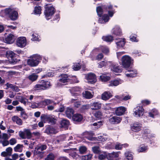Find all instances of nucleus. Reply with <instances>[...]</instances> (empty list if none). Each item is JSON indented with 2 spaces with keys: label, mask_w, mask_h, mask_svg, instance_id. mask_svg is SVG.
<instances>
[{
  "label": "nucleus",
  "mask_w": 160,
  "mask_h": 160,
  "mask_svg": "<svg viewBox=\"0 0 160 160\" xmlns=\"http://www.w3.org/2000/svg\"><path fill=\"white\" fill-rule=\"evenodd\" d=\"M47 146L46 144H40L35 148L33 151L34 155H38L39 157L42 158L43 157L44 152L43 151L47 149Z\"/></svg>",
  "instance_id": "nucleus-1"
},
{
  "label": "nucleus",
  "mask_w": 160,
  "mask_h": 160,
  "mask_svg": "<svg viewBox=\"0 0 160 160\" xmlns=\"http://www.w3.org/2000/svg\"><path fill=\"white\" fill-rule=\"evenodd\" d=\"M42 59L41 57L38 54L33 55L27 61L28 64L32 67L36 66L38 64L39 61Z\"/></svg>",
  "instance_id": "nucleus-2"
},
{
  "label": "nucleus",
  "mask_w": 160,
  "mask_h": 160,
  "mask_svg": "<svg viewBox=\"0 0 160 160\" xmlns=\"http://www.w3.org/2000/svg\"><path fill=\"white\" fill-rule=\"evenodd\" d=\"M121 61L123 67L127 68L129 67L133 63V60L129 56L125 55L122 57Z\"/></svg>",
  "instance_id": "nucleus-3"
},
{
  "label": "nucleus",
  "mask_w": 160,
  "mask_h": 160,
  "mask_svg": "<svg viewBox=\"0 0 160 160\" xmlns=\"http://www.w3.org/2000/svg\"><path fill=\"white\" fill-rule=\"evenodd\" d=\"M5 12L12 20H16L18 18V12L13 9L7 8L5 10Z\"/></svg>",
  "instance_id": "nucleus-4"
},
{
  "label": "nucleus",
  "mask_w": 160,
  "mask_h": 160,
  "mask_svg": "<svg viewBox=\"0 0 160 160\" xmlns=\"http://www.w3.org/2000/svg\"><path fill=\"white\" fill-rule=\"evenodd\" d=\"M54 8L52 6H50L46 8L44 14L47 19H49L51 16L54 13Z\"/></svg>",
  "instance_id": "nucleus-5"
},
{
  "label": "nucleus",
  "mask_w": 160,
  "mask_h": 160,
  "mask_svg": "<svg viewBox=\"0 0 160 160\" xmlns=\"http://www.w3.org/2000/svg\"><path fill=\"white\" fill-rule=\"evenodd\" d=\"M19 135L22 139H30L32 137L30 130L28 129H25L24 132L20 131L19 132Z\"/></svg>",
  "instance_id": "nucleus-6"
},
{
  "label": "nucleus",
  "mask_w": 160,
  "mask_h": 160,
  "mask_svg": "<svg viewBox=\"0 0 160 160\" xmlns=\"http://www.w3.org/2000/svg\"><path fill=\"white\" fill-rule=\"evenodd\" d=\"M85 78L87 80L88 83H93L96 81V77L95 75L92 73H90L85 75Z\"/></svg>",
  "instance_id": "nucleus-7"
},
{
  "label": "nucleus",
  "mask_w": 160,
  "mask_h": 160,
  "mask_svg": "<svg viewBox=\"0 0 160 160\" xmlns=\"http://www.w3.org/2000/svg\"><path fill=\"white\" fill-rule=\"evenodd\" d=\"M144 109L143 108L140 106H137L134 109V114L136 117H140L142 116L144 114Z\"/></svg>",
  "instance_id": "nucleus-8"
},
{
  "label": "nucleus",
  "mask_w": 160,
  "mask_h": 160,
  "mask_svg": "<svg viewBox=\"0 0 160 160\" xmlns=\"http://www.w3.org/2000/svg\"><path fill=\"white\" fill-rule=\"evenodd\" d=\"M27 44V41L25 37H20L17 41V45L20 47H25Z\"/></svg>",
  "instance_id": "nucleus-9"
},
{
  "label": "nucleus",
  "mask_w": 160,
  "mask_h": 160,
  "mask_svg": "<svg viewBox=\"0 0 160 160\" xmlns=\"http://www.w3.org/2000/svg\"><path fill=\"white\" fill-rule=\"evenodd\" d=\"M7 53L9 62L11 63H16V60L14 59L15 56V53L11 51L7 52Z\"/></svg>",
  "instance_id": "nucleus-10"
},
{
  "label": "nucleus",
  "mask_w": 160,
  "mask_h": 160,
  "mask_svg": "<svg viewBox=\"0 0 160 160\" xmlns=\"http://www.w3.org/2000/svg\"><path fill=\"white\" fill-rule=\"evenodd\" d=\"M142 124L138 122H135L131 126L132 130L134 132H137L142 129Z\"/></svg>",
  "instance_id": "nucleus-11"
},
{
  "label": "nucleus",
  "mask_w": 160,
  "mask_h": 160,
  "mask_svg": "<svg viewBox=\"0 0 160 160\" xmlns=\"http://www.w3.org/2000/svg\"><path fill=\"white\" fill-rule=\"evenodd\" d=\"M16 38V37L14 35L12 34H9L5 38L4 41L6 43L11 44L14 42Z\"/></svg>",
  "instance_id": "nucleus-12"
},
{
  "label": "nucleus",
  "mask_w": 160,
  "mask_h": 160,
  "mask_svg": "<svg viewBox=\"0 0 160 160\" xmlns=\"http://www.w3.org/2000/svg\"><path fill=\"white\" fill-rule=\"evenodd\" d=\"M111 70L115 72H122V69L118 65V64L113 63L111 62V64L109 65Z\"/></svg>",
  "instance_id": "nucleus-13"
},
{
  "label": "nucleus",
  "mask_w": 160,
  "mask_h": 160,
  "mask_svg": "<svg viewBox=\"0 0 160 160\" xmlns=\"http://www.w3.org/2000/svg\"><path fill=\"white\" fill-rule=\"evenodd\" d=\"M126 111V108L122 106H120L116 108L115 113L118 116L122 115Z\"/></svg>",
  "instance_id": "nucleus-14"
},
{
  "label": "nucleus",
  "mask_w": 160,
  "mask_h": 160,
  "mask_svg": "<svg viewBox=\"0 0 160 160\" xmlns=\"http://www.w3.org/2000/svg\"><path fill=\"white\" fill-rule=\"evenodd\" d=\"M112 97V93L109 91H105L102 93L101 99L105 101L107 100Z\"/></svg>",
  "instance_id": "nucleus-15"
},
{
  "label": "nucleus",
  "mask_w": 160,
  "mask_h": 160,
  "mask_svg": "<svg viewBox=\"0 0 160 160\" xmlns=\"http://www.w3.org/2000/svg\"><path fill=\"white\" fill-rule=\"evenodd\" d=\"M69 81V79L67 74H62L59 77V81L61 83H65Z\"/></svg>",
  "instance_id": "nucleus-16"
},
{
  "label": "nucleus",
  "mask_w": 160,
  "mask_h": 160,
  "mask_svg": "<svg viewBox=\"0 0 160 160\" xmlns=\"http://www.w3.org/2000/svg\"><path fill=\"white\" fill-rule=\"evenodd\" d=\"M81 89L78 87H74L70 89V91L72 96H78L79 95V92L81 91Z\"/></svg>",
  "instance_id": "nucleus-17"
},
{
  "label": "nucleus",
  "mask_w": 160,
  "mask_h": 160,
  "mask_svg": "<svg viewBox=\"0 0 160 160\" xmlns=\"http://www.w3.org/2000/svg\"><path fill=\"white\" fill-rule=\"evenodd\" d=\"M74 112L73 109L69 107L67 108L65 110L66 115L69 118H70L72 117Z\"/></svg>",
  "instance_id": "nucleus-18"
},
{
  "label": "nucleus",
  "mask_w": 160,
  "mask_h": 160,
  "mask_svg": "<svg viewBox=\"0 0 160 160\" xmlns=\"http://www.w3.org/2000/svg\"><path fill=\"white\" fill-rule=\"evenodd\" d=\"M120 153L121 152L120 151L109 153L108 154V159L109 160H113V158H118Z\"/></svg>",
  "instance_id": "nucleus-19"
},
{
  "label": "nucleus",
  "mask_w": 160,
  "mask_h": 160,
  "mask_svg": "<svg viewBox=\"0 0 160 160\" xmlns=\"http://www.w3.org/2000/svg\"><path fill=\"white\" fill-rule=\"evenodd\" d=\"M91 109L93 110L99 109L100 108L101 104L98 102H94L90 104Z\"/></svg>",
  "instance_id": "nucleus-20"
},
{
  "label": "nucleus",
  "mask_w": 160,
  "mask_h": 160,
  "mask_svg": "<svg viewBox=\"0 0 160 160\" xmlns=\"http://www.w3.org/2000/svg\"><path fill=\"white\" fill-rule=\"evenodd\" d=\"M122 82L120 79L112 80L109 82L108 86L109 87L116 86L121 83Z\"/></svg>",
  "instance_id": "nucleus-21"
},
{
  "label": "nucleus",
  "mask_w": 160,
  "mask_h": 160,
  "mask_svg": "<svg viewBox=\"0 0 160 160\" xmlns=\"http://www.w3.org/2000/svg\"><path fill=\"white\" fill-rule=\"evenodd\" d=\"M121 118L119 117H113L109 119L110 122L112 124H117L120 122L121 121Z\"/></svg>",
  "instance_id": "nucleus-22"
},
{
  "label": "nucleus",
  "mask_w": 160,
  "mask_h": 160,
  "mask_svg": "<svg viewBox=\"0 0 160 160\" xmlns=\"http://www.w3.org/2000/svg\"><path fill=\"white\" fill-rule=\"evenodd\" d=\"M109 19V18L108 15L105 14L99 18L98 22L99 23H103L108 22Z\"/></svg>",
  "instance_id": "nucleus-23"
},
{
  "label": "nucleus",
  "mask_w": 160,
  "mask_h": 160,
  "mask_svg": "<svg viewBox=\"0 0 160 160\" xmlns=\"http://www.w3.org/2000/svg\"><path fill=\"white\" fill-rule=\"evenodd\" d=\"M12 120L19 125L22 124V122L21 118L17 116H14L12 118Z\"/></svg>",
  "instance_id": "nucleus-24"
},
{
  "label": "nucleus",
  "mask_w": 160,
  "mask_h": 160,
  "mask_svg": "<svg viewBox=\"0 0 160 160\" xmlns=\"http://www.w3.org/2000/svg\"><path fill=\"white\" fill-rule=\"evenodd\" d=\"M115 40L116 43L118 47H123L125 44L124 39L122 38L116 39Z\"/></svg>",
  "instance_id": "nucleus-25"
},
{
  "label": "nucleus",
  "mask_w": 160,
  "mask_h": 160,
  "mask_svg": "<svg viewBox=\"0 0 160 160\" xmlns=\"http://www.w3.org/2000/svg\"><path fill=\"white\" fill-rule=\"evenodd\" d=\"M82 94L83 97L88 99H91L93 97V95L92 92L88 91H85Z\"/></svg>",
  "instance_id": "nucleus-26"
},
{
  "label": "nucleus",
  "mask_w": 160,
  "mask_h": 160,
  "mask_svg": "<svg viewBox=\"0 0 160 160\" xmlns=\"http://www.w3.org/2000/svg\"><path fill=\"white\" fill-rule=\"evenodd\" d=\"M40 83L42 85L44 89H45L51 86L50 82L48 81L42 80Z\"/></svg>",
  "instance_id": "nucleus-27"
},
{
  "label": "nucleus",
  "mask_w": 160,
  "mask_h": 160,
  "mask_svg": "<svg viewBox=\"0 0 160 160\" xmlns=\"http://www.w3.org/2000/svg\"><path fill=\"white\" fill-rule=\"evenodd\" d=\"M82 119V116L79 114H76L72 117V119L77 122H80Z\"/></svg>",
  "instance_id": "nucleus-28"
},
{
  "label": "nucleus",
  "mask_w": 160,
  "mask_h": 160,
  "mask_svg": "<svg viewBox=\"0 0 160 160\" xmlns=\"http://www.w3.org/2000/svg\"><path fill=\"white\" fill-rule=\"evenodd\" d=\"M62 127L67 128L69 125V121L66 119L62 120L60 123Z\"/></svg>",
  "instance_id": "nucleus-29"
},
{
  "label": "nucleus",
  "mask_w": 160,
  "mask_h": 160,
  "mask_svg": "<svg viewBox=\"0 0 160 160\" xmlns=\"http://www.w3.org/2000/svg\"><path fill=\"white\" fill-rule=\"evenodd\" d=\"M84 135L86 136L85 137L89 140H92L94 139V138L92 137L93 135L92 133L86 132H84Z\"/></svg>",
  "instance_id": "nucleus-30"
},
{
  "label": "nucleus",
  "mask_w": 160,
  "mask_h": 160,
  "mask_svg": "<svg viewBox=\"0 0 160 160\" xmlns=\"http://www.w3.org/2000/svg\"><path fill=\"white\" fill-rule=\"evenodd\" d=\"M100 79L102 82H107L110 79L109 76H107L106 74H103L100 76Z\"/></svg>",
  "instance_id": "nucleus-31"
},
{
  "label": "nucleus",
  "mask_w": 160,
  "mask_h": 160,
  "mask_svg": "<svg viewBox=\"0 0 160 160\" xmlns=\"http://www.w3.org/2000/svg\"><path fill=\"white\" fill-rule=\"evenodd\" d=\"M38 77V76L35 73H33L28 76V78L29 79L33 82L36 80Z\"/></svg>",
  "instance_id": "nucleus-32"
},
{
  "label": "nucleus",
  "mask_w": 160,
  "mask_h": 160,
  "mask_svg": "<svg viewBox=\"0 0 160 160\" xmlns=\"http://www.w3.org/2000/svg\"><path fill=\"white\" fill-rule=\"evenodd\" d=\"M98 156V159L102 160L105 159L107 156L106 153L105 152H101Z\"/></svg>",
  "instance_id": "nucleus-33"
},
{
  "label": "nucleus",
  "mask_w": 160,
  "mask_h": 160,
  "mask_svg": "<svg viewBox=\"0 0 160 160\" xmlns=\"http://www.w3.org/2000/svg\"><path fill=\"white\" fill-rule=\"evenodd\" d=\"M46 132L48 133L55 134L57 132L52 127H48L46 130Z\"/></svg>",
  "instance_id": "nucleus-34"
},
{
  "label": "nucleus",
  "mask_w": 160,
  "mask_h": 160,
  "mask_svg": "<svg viewBox=\"0 0 160 160\" xmlns=\"http://www.w3.org/2000/svg\"><path fill=\"white\" fill-rule=\"evenodd\" d=\"M128 145L127 144H121L119 143H117L115 146V148L117 150H120L122 149V147H127Z\"/></svg>",
  "instance_id": "nucleus-35"
},
{
  "label": "nucleus",
  "mask_w": 160,
  "mask_h": 160,
  "mask_svg": "<svg viewBox=\"0 0 160 160\" xmlns=\"http://www.w3.org/2000/svg\"><path fill=\"white\" fill-rule=\"evenodd\" d=\"M110 64H111V62H105L104 61H102L98 63V68H101L103 67L106 65H109Z\"/></svg>",
  "instance_id": "nucleus-36"
},
{
  "label": "nucleus",
  "mask_w": 160,
  "mask_h": 160,
  "mask_svg": "<svg viewBox=\"0 0 160 160\" xmlns=\"http://www.w3.org/2000/svg\"><path fill=\"white\" fill-rule=\"evenodd\" d=\"M125 156L126 158L128 160H132L133 159L132 155L131 153L128 151L125 153Z\"/></svg>",
  "instance_id": "nucleus-37"
},
{
  "label": "nucleus",
  "mask_w": 160,
  "mask_h": 160,
  "mask_svg": "<svg viewBox=\"0 0 160 160\" xmlns=\"http://www.w3.org/2000/svg\"><path fill=\"white\" fill-rule=\"evenodd\" d=\"M94 115L96 118L98 119H101L102 117V114L101 112L98 111L94 113Z\"/></svg>",
  "instance_id": "nucleus-38"
},
{
  "label": "nucleus",
  "mask_w": 160,
  "mask_h": 160,
  "mask_svg": "<svg viewBox=\"0 0 160 160\" xmlns=\"http://www.w3.org/2000/svg\"><path fill=\"white\" fill-rule=\"evenodd\" d=\"M128 71L130 72V73H126V74L127 77H133L136 76V72H134L132 70L128 69Z\"/></svg>",
  "instance_id": "nucleus-39"
},
{
  "label": "nucleus",
  "mask_w": 160,
  "mask_h": 160,
  "mask_svg": "<svg viewBox=\"0 0 160 160\" xmlns=\"http://www.w3.org/2000/svg\"><path fill=\"white\" fill-rule=\"evenodd\" d=\"M22 145L18 144L14 148V149L15 152H21L22 150Z\"/></svg>",
  "instance_id": "nucleus-40"
},
{
  "label": "nucleus",
  "mask_w": 160,
  "mask_h": 160,
  "mask_svg": "<svg viewBox=\"0 0 160 160\" xmlns=\"http://www.w3.org/2000/svg\"><path fill=\"white\" fill-rule=\"evenodd\" d=\"M158 112L157 110L153 109L151 112H149V115L150 117L153 118L154 116L158 114Z\"/></svg>",
  "instance_id": "nucleus-41"
},
{
  "label": "nucleus",
  "mask_w": 160,
  "mask_h": 160,
  "mask_svg": "<svg viewBox=\"0 0 160 160\" xmlns=\"http://www.w3.org/2000/svg\"><path fill=\"white\" fill-rule=\"evenodd\" d=\"M102 39L107 42H111L113 40V38L111 36H103L102 37Z\"/></svg>",
  "instance_id": "nucleus-42"
},
{
  "label": "nucleus",
  "mask_w": 160,
  "mask_h": 160,
  "mask_svg": "<svg viewBox=\"0 0 160 160\" xmlns=\"http://www.w3.org/2000/svg\"><path fill=\"white\" fill-rule=\"evenodd\" d=\"M92 150L95 153L98 154L101 152L98 146L93 147L92 148Z\"/></svg>",
  "instance_id": "nucleus-43"
},
{
  "label": "nucleus",
  "mask_w": 160,
  "mask_h": 160,
  "mask_svg": "<svg viewBox=\"0 0 160 160\" xmlns=\"http://www.w3.org/2000/svg\"><path fill=\"white\" fill-rule=\"evenodd\" d=\"M16 99H19V101L21 103H23L24 105H26V98H25L20 96H18L16 97Z\"/></svg>",
  "instance_id": "nucleus-44"
},
{
  "label": "nucleus",
  "mask_w": 160,
  "mask_h": 160,
  "mask_svg": "<svg viewBox=\"0 0 160 160\" xmlns=\"http://www.w3.org/2000/svg\"><path fill=\"white\" fill-rule=\"evenodd\" d=\"M33 89L34 90L36 91L44 90L42 85H41V84L40 83V84L36 85L34 86Z\"/></svg>",
  "instance_id": "nucleus-45"
},
{
  "label": "nucleus",
  "mask_w": 160,
  "mask_h": 160,
  "mask_svg": "<svg viewBox=\"0 0 160 160\" xmlns=\"http://www.w3.org/2000/svg\"><path fill=\"white\" fill-rule=\"evenodd\" d=\"M55 158L54 155L52 153H50L48 155L45 160H54Z\"/></svg>",
  "instance_id": "nucleus-46"
},
{
  "label": "nucleus",
  "mask_w": 160,
  "mask_h": 160,
  "mask_svg": "<svg viewBox=\"0 0 160 160\" xmlns=\"http://www.w3.org/2000/svg\"><path fill=\"white\" fill-rule=\"evenodd\" d=\"M101 49L102 52L105 54H107L109 52V49L106 46H102Z\"/></svg>",
  "instance_id": "nucleus-47"
},
{
  "label": "nucleus",
  "mask_w": 160,
  "mask_h": 160,
  "mask_svg": "<svg viewBox=\"0 0 160 160\" xmlns=\"http://www.w3.org/2000/svg\"><path fill=\"white\" fill-rule=\"evenodd\" d=\"M48 121L52 124H54L56 122V120L54 118L51 116H49L46 118Z\"/></svg>",
  "instance_id": "nucleus-48"
},
{
  "label": "nucleus",
  "mask_w": 160,
  "mask_h": 160,
  "mask_svg": "<svg viewBox=\"0 0 160 160\" xmlns=\"http://www.w3.org/2000/svg\"><path fill=\"white\" fill-rule=\"evenodd\" d=\"M92 157V155L91 154L83 156L82 157V160H90Z\"/></svg>",
  "instance_id": "nucleus-49"
},
{
  "label": "nucleus",
  "mask_w": 160,
  "mask_h": 160,
  "mask_svg": "<svg viewBox=\"0 0 160 160\" xmlns=\"http://www.w3.org/2000/svg\"><path fill=\"white\" fill-rule=\"evenodd\" d=\"M113 33L116 35L119 36L121 35V32L120 28H118L114 29Z\"/></svg>",
  "instance_id": "nucleus-50"
},
{
  "label": "nucleus",
  "mask_w": 160,
  "mask_h": 160,
  "mask_svg": "<svg viewBox=\"0 0 160 160\" xmlns=\"http://www.w3.org/2000/svg\"><path fill=\"white\" fill-rule=\"evenodd\" d=\"M98 15L101 17L102 14V9L101 7H98L96 9Z\"/></svg>",
  "instance_id": "nucleus-51"
},
{
  "label": "nucleus",
  "mask_w": 160,
  "mask_h": 160,
  "mask_svg": "<svg viewBox=\"0 0 160 160\" xmlns=\"http://www.w3.org/2000/svg\"><path fill=\"white\" fill-rule=\"evenodd\" d=\"M77 99H72L71 100L72 102L74 103L75 106L78 108L81 105L80 102L79 101H76Z\"/></svg>",
  "instance_id": "nucleus-52"
},
{
  "label": "nucleus",
  "mask_w": 160,
  "mask_h": 160,
  "mask_svg": "<svg viewBox=\"0 0 160 160\" xmlns=\"http://www.w3.org/2000/svg\"><path fill=\"white\" fill-rule=\"evenodd\" d=\"M41 8L40 6L36 7L34 8V12L36 14H40L41 13Z\"/></svg>",
  "instance_id": "nucleus-53"
},
{
  "label": "nucleus",
  "mask_w": 160,
  "mask_h": 160,
  "mask_svg": "<svg viewBox=\"0 0 160 160\" xmlns=\"http://www.w3.org/2000/svg\"><path fill=\"white\" fill-rule=\"evenodd\" d=\"M30 107L32 108H39L38 103L35 102H32L30 103Z\"/></svg>",
  "instance_id": "nucleus-54"
},
{
  "label": "nucleus",
  "mask_w": 160,
  "mask_h": 160,
  "mask_svg": "<svg viewBox=\"0 0 160 160\" xmlns=\"http://www.w3.org/2000/svg\"><path fill=\"white\" fill-rule=\"evenodd\" d=\"M74 150L73 148H69L63 149V151L69 153V155H71V154L74 153Z\"/></svg>",
  "instance_id": "nucleus-55"
},
{
  "label": "nucleus",
  "mask_w": 160,
  "mask_h": 160,
  "mask_svg": "<svg viewBox=\"0 0 160 160\" xmlns=\"http://www.w3.org/2000/svg\"><path fill=\"white\" fill-rule=\"evenodd\" d=\"M81 68V67L79 63H74L73 69L76 71L79 70Z\"/></svg>",
  "instance_id": "nucleus-56"
},
{
  "label": "nucleus",
  "mask_w": 160,
  "mask_h": 160,
  "mask_svg": "<svg viewBox=\"0 0 160 160\" xmlns=\"http://www.w3.org/2000/svg\"><path fill=\"white\" fill-rule=\"evenodd\" d=\"M87 148L84 146H82L79 148V151L80 153L81 154L84 153L86 151Z\"/></svg>",
  "instance_id": "nucleus-57"
},
{
  "label": "nucleus",
  "mask_w": 160,
  "mask_h": 160,
  "mask_svg": "<svg viewBox=\"0 0 160 160\" xmlns=\"http://www.w3.org/2000/svg\"><path fill=\"white\" fill-rule=\"evenodd\" d=\"M31 40L33 41H39V39L38 38V35L36 34H32Z\"/></svg>",
  "instance_id": "nucleus-58"
},
{
  "label": "nucleus",
  "mask_w": 160,
  "mask_h": 160,
  "mask_svg": "<svg viewBox=\"0 0 160 160\" xmlns=\"http://www.w3.org/2000/svg\"><path fill=\"white\" fill-rule=\"evenodd\" d=\"M0 138L3 140H7L9 138L8 135L6 133H3L2 136Z\"/></svg>",
  "instance_id": "nucleus-59"
},
{
  "label": "nucleus",
  "mask_w": 160,
  "mask_h": 160,
  "mask_svg": "<svg viewBox=\"0 0 160 160\" xmlns=\"http://www.w3.org/2000/svg\"><path fill=\"white\" fill-rule=\"evenodd\" d=\"M38 106L39 108L43 107L46 106L45 102H44V100L42 101L39 102L38 103Z\"/></svg>",
  "instance_id": "nucleus-60"
},
{
  "label": "nucleus",
  "mask_w": 160,
  "mask_h": 160,
  "mask_svg": "<svg viewBox=\"0 0 160 160\" xmlns=\"http://www.w3.org/2000/svg\"><path fill=\"white\" fill-rule=\"evenodd\" d=\"M122 96L123 97L122 99L124 101L127 100L131 98V96L129 94L126 95V96H125V95L123 94L122 95Z\"/></svg>",
  "instance_id": "nucleus-61"
},
{
  "label": "nucleus",
  "mask_w": 160,
  "mask_h": 160,
  "mask_svg": "<svg viewBox=\"0 0 160 160\" xmlns=\"http://www.w3.org/2000/svg\"><path fill=\"white\" fill-rule=\"evenodd\" d=\"M0 142L2 143L3 146H5L8 145L9 144V142L7 140L2 141H0Z\"/></svg>",
  "instance_id": "nucleus-62"
},
{
  "label": "nucleus",
  "mask_w": 160,
  "mask_h": 160,
  "mask_svg": "<svg viewBox=\"0 0 160 160\" xmlns=\"http://www.w3.org/2000/svg\"><path fill=\"white\" fill-rule=\"evenodd\" d=\"M45 102L46 105H48L49 104H51L53 103V101L50 99H45L44 100Z\"/></svg>",
  "instance_id": "nucleus-63"
},
{
  "label": "nucleus",
  "mask_w": 160,
  "mask_h": 160,
  "mask_svg": "<svg viewBox=\"0 0 160 160\" xmlns=\"http://www.w3.org/2000/svg\"><path fill=\"white\" fill-rule=\"evenodd\" d=\"M11 145H13L17 143V141L15 138H12L9 141Z\"/></svg>",
  "instance_id": "nucleus-64"
}]
</instances>
